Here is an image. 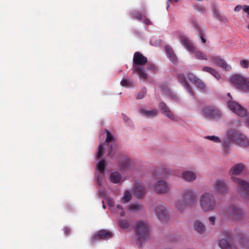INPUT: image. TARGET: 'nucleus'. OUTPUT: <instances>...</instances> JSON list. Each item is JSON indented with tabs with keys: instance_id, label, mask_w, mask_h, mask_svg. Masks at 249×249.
Listing matches in <instances>:
<instances>
[{
	"instance_id": "nucleus-1",
	"label": "nucleus",
	"mask_w": 249,
	"mask_h": 249,
	"mask_svg": "<svg viewBox=\"0 0 249 249\" xmlns=\"http://www.w3.org/2000/svg\"><path fill=\"white\" fill-rule=\"evenodd\" d=\"M223 238L221 239L218 243L219 246L222 249H239V248H249V239H246V236L244 234H240L239 241L237 244L232 242V235L228 231H225L222 233Z\"/></svg>"
},
{
	"instance_id": "nucleus-2",
	"label": "nucleus",
	"mask_w": 249,
	"mask_h": 249,
	"mask_svg": "<svg viewBox=\"0 0 249 249\" xmlns=\"http://www.w3.org/2000/svg\"><path fill=\"white\" fill-rule=\"evenodd\" d=\"M182 199L178 200L175 204V207L180 212H183L187 207H192L197 198V195L192 190L187 189L181 194Z\"/></svg>"
},
{
	"instance_id": "nucleus-3",
	"label": "nucleus",
	"mask_w": 249,
	"mask_h": 249,
	"mask_svg": "<svg viewBox=\"0 0 249 249\" xmlns=\"http://www.w3.org/2000/svg\"><path fill=\"white\" fill-rule=\"evenodd\" d=\"M231 142H234L243 147L249 146V139L235 129H231L228 132L227 138L223 144V147L227 150Z\"/></svg>"
},
{
	"instance_id": "nucleus-4",
	"label": "nucleus",
	"mask_w": 249,
	"mask_h": 249,
	"mask_svg": "<svg viewBox=\"0 0 249 249\" xmlns=\"http://www.w3.org/2000/svg\"><path fill=\"white\" fill-rule=\"evenodd\" d=\"M147 62V57L140 52H137L134 53L133 58V73H137L141 79L144 80L147 79V74L145 72L143 65Z\"/></svg>"
},
{
	"instance_id": "nucleus-5",
	"label": "nucleus",
	"mask_w": 249,
	"mask_h": 249,
	"mask_svg": "<svg viewBox=\"0 0 249 249\" xmlns=\"http://www.w3.org/2000/svg\"><path fill=\"white\" fill-rule=\"evenodd\" d=\"M135 232L137 237L138 244L142 246L143 241L149 237V226L148 224L142 221L137 222L135 226Z\"/></svg>"
},
{
	"instance_id": "nucleus-6",
	"label": "nucleus",
	"mask_w": 249,
	"mask_h": 249,
	"mask_svg": "<svg viewBox=\"0 0 249 249\" xmlns=\"http://www.w3.org/2000/svg\"><path fill=\"white\" fill-rule=\"evenodd\" d=\"M200 206L204 212H210L216 207V201L212 193L203 194L199 199Z\"/></svg>"
},
{
	"instance_id": "nucleus-7",
	"label": "nucleus",
	"mask_w": 249,
	"mask_h": 249,
	"mask_svg": "<svg viewBox=\"0 0 249 249\" xmlns=\"http://www.w3.org/2000/svg\"><path fill=\"white\" fill-rule=\"evenodd\" d=\"M223 215L230 220H240L243 217V213L237 206L231 205L226 208L222 212Z\"/></svg>"
},
{
	"instance_id": "nucleus-8",
	"label": "nucleus",
	"mask_w": 249,
	"mask_h": 249,
	"mask_svg": "<svg viewBox=\"0 0 249 249\" xmlns=\"http://www.w3.org/2000/svg\"><path fill=\"white\" fill-rule=\"evenodd\" d=\"M241 172H233L231 175L232 180L239 188V192L245 199H249V182L241 179L238 178Z\"/></svg>"
},
{
	"instance_id": "nucleus-9",
	"label": "nucleus",
	"mask_w": 249,
	"mask_h": 249,
	"mask_svg": "<svg viewBox=\"0 0 249 249\" xmlns=\"http://www.w3.org/2000/svg\"><path fill=\"white\" fill-rule=\"evenodd\" d=\"M230 80L236 88L244 91H249V78H245L242 75L235 74L231 77Z\"/></svg>"
},
{
	"instance_id": "nucleus-10",
	"label": "nucleus",
	"mask_w": 249,
	"mask_h": 249,
	"mask_svg": "<svg viewBox=\"0 0 249 249\" xmlns=\"http://www.w3.org/2000/svg\"><path fill=\"white\" fill-rule=\"evenodd\" d=\"M203 115L210 119H217L220 118L221 113L220 110L214 106H207L202 109Z\"/></svg>"
},
{
	"instance_id": "nucleus-11",
	"label": "nucleus",
	"mask_w": 249,
	"mask_h": 249,
	"mask_svg": "<svg viewBox=\"0 0 249 249\" xmlns=\"http://www.w3.org/2000/svg\"><path fill=\"white\" fill-rule=\"evenodd\" d=\"M229 108L238 116L244 117L246 115L247 111L239 104L233 101H230L228 103Z\"/></svg>"
},
{
	"instance_id": "nucleus-12",
	"label": "nucleus",
	"mask_w": 249,
	"mask_h": 249,
	"mask_svg": "<svg viewBox=\"0 0 249 249\" xmlns=\"http://www.w3.org/2000/svg\"><path fill=\"white\" fill-rule=\"evenodd\" d=\"M155 213L161 222H165L168 219L167 209L165 205L157 206L155 209Z\"/></svg>"
},
{
	"instance_id": "nucleus-13",
	"label": "nucleus",
	"mask_w": 249,
	"mask_h": 249,
	"mask_svg": "<svg viewBox=\"0 0 249 249\" xmlns=\"http://www.w3.org/2000/svg\"><path fill=\"white\" fill-rule=\"evenodd\" d=\"M180 43L190 53H194L196 48L187 37L180 34L179 35Z\"/></svg>"
},
{
	"instance_id": "nucleus-14",
	"label": "nucleus",
	"mask_w": 249,
	"mask_h": 249,
	"mask_svg": "<svg viewBox=\"0 0 249 249\" xmlns=\"http://www.w3.org/2000/svg\"><path fill=\"white\" fill-rule=\"evenodd\" d=\"M213 190L219 194H224L226 193L228 188L226 184L222 180L217 179L213 184Z\"/></svg>"
},
{
	"instance_id": "nucleus-15",
	"label": "nucleus",
	"mask_w": 249,
	"mask_h": 249,
	"mask_svg": "<svg viewBox=\"0 0 249 249\" xmlns=\"http://www.w3.org/2000/svg\"><path fill=\"white\" fill-rule=\"evenodd\" d=\"M170 189L169 184L164 180H159L155 185L154 190L160 194H166Z\"/></svg>"
},
{
	"instance_id": "nucleus-16",
	"label": "nucleus",
	"mask_w": 249,
	"mask_h": 249,
	"mask_svg": "<svg viewBox=\"0 0 249 249\" xmlns=\"http://www.w3.org/2000/svg\"><path fill=\"white\" fill-rule=\"evenodd\" d=\"M211 60L213 63L224 69L226 71H230L231 69V66L228 65L225 61L220 57L213 56Z\"/></svg>"
},
{
	"instance_id": "nucleus-17",
	"label": "nucleus",
	"mask_w": 249,
	"mask_h": 249,
	"mask_svg": "<svg viewBox=\"0 0 249 249\" xmlns=\"http://www.w3.org/2000/svg\"><path fill=\"white\" fill-rule=\"evenodd\" d=\"M112 233L106 230H101L92 237V241H96L99 239L107 240L112 237Z\"/></svg>"
},
{
	"instance_id": "nucleus-18",
	"label": "nucleus",
	"mask_w": 249,
	"mask_h": 249,
	"mask_svg": "<svg viewBox=\"0 0 249 249\" xmlns=\"http://www.w3.org/2000/svg\"><path fill=\"white\" fill-rule=\"evenodd\" d=\"M145 191L141 183L136 182L135 185L134 194L135 197L142 198L145 194Z\"/></svg>"
},
{
	"instance_id": "nucleus-19",
	"label": "nucleus",
	"mask_w": 249,
	"mask_h": 249,
	"mask_svg": "<svg viewBox=\"0 0 249 249\" xmlns=\"http://www.w3.org/2000/svg\"><path fill=\"white\" fill-rule=\"evenodd\" d=\"M178 81L180 82V83L185 87V88L187 90L188 92L192 96H194V93L189 86V84L186 80V78L184 75L182 74H179L178 75Z\"/></svg>"
},
{
	"instance_id": "nucleus-20",
	"label": "nucleus",
	"mask_w": 249,
	"mask_h": 249,
	"mask_svg": "<svg viewBox=\"0 0 249 249\" xmlns=\"http://www.w3.org/2000/svg\"><path fill=\"white\" fill-rule=\"evenodd\" d=\"M159 107L162 110V112L169 118L173 120L175 119L174 115L165 103L163 102L160 103Z\"/></svg>"
},
{
	"instance_id": "nucleus-21",
	"label": "nucleus",
	"mask_w": 249,
	"mask_h": 249,
	"mask_svg": "<svg viewBox=\"0 0 249 249\" xmlns=\"http://www.w3.org/2000/svg\"><path fill=\"white\" fill-rule=\"evenodd\" d=\"M194 229L198 233L203 234L205 232L206 228L204 224L199 220H196L194 223Z\"/></svg>"
},
{
	"instance_id": "nucleus-22",
	"label": "nucleus",
	"mask_w": 249,
	"mask_h": 249,
	"mask_svg": "<svg viewBox=\"0 0 249 249\" xmlns=\"http://www.w3.org/2000/svg\"><path fill=\"white\" fill-rule=\"evenodd\" d=\"M203 71L211 73L217 80L220 78V74L219 73L212 68L205 66L203 68Z\"/></svg>"
},
{
	"instance_id": "nucleus-23",
	"label": "nucleus",
	"mask_w": 249,
	"mask_h": 249,
	"mask_svg": "<svg viewBox=\"0 0 249 249\" xmlns=\"http://www.w3.org/2000/svg\"><path fill=\"white\" fill-rule=\"evenodd\" d=\"M139 111L142 115L147 117H154L157 115L156 110H146L144 109H140Z\"/></svg>"
},
{
	"instance_id": "nucleus-24",
	"label": "nucleus",
	"mask_w": 249,
	"mask_h": 249,
	"mask_svg": "<svg viewBox=\"0 0 249 249\" xmlns=\"http://www.w3.org/2000/svg\"><path fill=\"white\" fill-rule=\"evenodd\" d=\"M182 178L186 181H192L196 178V175L194 172H183Z\"/></svg>"
},
{
	"instance_id": "nucleus-25",
	"label": "nucleus",
	"mask_w": 249,
	"mask_h": 249,
	"mask_svg": "<svg viewBox=\"0 0 249 249\" xmlns=\"http://www.w3.org/2000/svg\"><path fill=\"white\" fill-rule=\"evenodd\" d=\"M111 181L114 183H119L122 179V176L119 172H111L110 176Z\"/></svg>"
},
{
	"instance_id": "nucleus-26",
	"label": "nucleus",
	"mask_w": 249,
	"mask_h": 249,
	"mask_svg": "<svg viewBox=\"0 0 249 249\" xmlns=\"http://www.w3.org/2000/svg\"><path fill=\"white\" fill-rule=\"evenodd\" d=\"M191 23L194 27V28L198 31V33L201 39L202 42L204 43L206 42V40L204 37V35L202 33V32L200 28L199 27V25L197 23L196 21L194 19H193L191 21Z\"/></svg>"
},
{
	"instance_id": "nucleus-27",
	"label": "nucleus",
	"mask_w": 249,
	"mask_h": 249,
	"mask_svg": "<svg viewBox=\"0 0 249 249\" xmlns=\"http://www.w3.org/2000/svg\"><path fill=\"white\" fill-rule=\"evenodd\" d=\"M248 168L242 163H238L231 168L230 171H243L248 170Z\"/></svg>"
},
{
	"instance_id": "nucleus-28",
	"label": "nucleus",
	"mask_w": 249,
	"mask_h": 249,
	"mask_svg": "<svg viewBox=\"0 0 249 249\" xmlns=\"http://www.w3.org/2000/svg\"><path fill=\"white\" fill-rule=\"evenodd\" d=\"M142 208L141 205L139 204H131L128 207L129 211L136 212L138 211Z\"/></svg>"
},
{
	"instance_id": "nucleus-29",
	"label": "nucleus",
	"mask_w": 249,
	"mask_h": 249,
	"mask_svg": "<svg viewBox=\"0 0 249 249\" xmlns=\"http://www.w3.org/2000/svg\"><path fill=\"white\" fill-rule=\"evenodd\" d=\"M130 165V160L129 158H126L123 161L121 165V169L123 170L126 169Z\"/></svg>"
},
{
	"instance_id": "nucleus-30",
	"label": "nucleus",
	"mask_w": 249,
	"mask_h": 249,
	"mask_svg": "<svg viewBox=\"0 0 249 249\" xmlns=\"http://www.w3.org/2000/svg\"><path fill=\"white\" fill-rule=\"evenodd\" d=\"M196 57L198 59H204L207 60V57L203 52L201 51H195Z\"/></svg>"
},
{
	"instance_id": "nucleus-31",
	"label": "nucleus",
	"mask_w": 249,
	"mask_h": 249,
	"mask_svg": "<svg viewBox=\"0 0 249 249\" xmlns=\"http://www.w3.org/2000/svg\"><path fill=\"white\" fill-rule=\"evenodd\" d=\"M131 193L128 191H126L125 192L124 196L123 197V201L124 202H127L131 199Z\"/></svg>"
},
{
	"instance_id": "nucleus-32",
	"label": "nucleus",
	"mask_w": 249,
	"mask_h": 249,
	"mask_svg": "<svg viewBox=\"0 0 249 249\" xmlns=\"http://www.w3.org/2000/svg\"><path fill=\"white\" fill-rule=\"evenodd\" d=\"M194 83L200 89H201V90L205 89V85L199 79H197Z\"/></svg>"
},
{
	"instance_id": "nucleus-33",
	"label": "nucleus",
	"mask_w": 249,
	"mask_h": 249,
	"mask_svg": "<svg viewBox=\"0 0 249 249\" xmlns=\"http://www.w3.org/2000/svg\"><path fill=\"white\" fill-rule=\"evenodd\" d=\"M106 162L105 160H101L97 164V167L98 171H104Z\"/></svg>"
},
{
	"instance_id": "nucleus-34",
	"label": "nucleus",
	"mask_w": 249,
	"mask_h": 249,
	"mask_svg": "<svg viewBox=\"0 0 249 249\" xmlns=\"http://www.w3.org/2000/svg\"><path fill=\"white\" fill-rule=\"evenodd\" d=\"M119 226L122 229H126L128 228L129 224L128 222L125 220H120L119 222Z\"/></svg>"
},
{
	"instance_id": "nucleus-35",
	"label": "nucleus",
	"mask_w": 249,
	"mask_h": 249,
	"mask_svg": "<svg viewBox=\"0 0 249 249\" xmlns=\"http://www.w3.org/2000/svg\"><path fill=\"white\" fill-rule=\"evenodd\" d=\"M106 133H107V138L106 140V142H110L113 141L114 138V137L111 135V133L107 129L105 130Z\"/></svg>"
},
{
	"instance_id": "nucleus-36",
	"label": "nucleus",
	"mask_w": 249,
	"mask_h": 249,
	"mask_svg": "<svg viewBox=\"0 0 249 249\" xmlns=\"http://www.w3.org/2000/svg\"><path fill=\"white\" fill-rule=\"evenodd\" d=\"M206 139L214 142H220V140L218 137L215 136H208L205 137Z\"/></svg>"
},
{
	"instance_id": "nucleus-37",
	"label": "nucleus",
	"mask_w": 249,
	"mask_h": 249,
	"mask_svg": "<svg viewBox=\"0 0 249 249\" xmlns=\"http://www.w3.org/2000/svg\"><path fill=\"white\" fill-rule=\"evenodd\" d=\"M121 85L124 87H129L132 85V83L126 79H123L121 82Z\"/></svg>"
},
{
	"instance_id": "nucleus-38",
	"label": "nucleus",
	"mask_w": 249,
	"mask_h": 249,
	"mask_svg": "<svg viewBox=\"0 0 249 249\" xmlns=\"http://www.w3.org/2000/svg\"><path fill=\"white\" fill-rule=\"evenodd\" d=\"M132 15L134 18H136L137 19L141 20L142 19V15L138 11H134L132 12Z\"/></svg>"
},
{
	"instance_id": "nucleus-39",
	"label": "nucleus",
	"mask_w": 249,
	"mask_h": 249,
	"mask_svg": "<svg viewBox=\"0 0 249 249\" xmlns=\"http://www.w3.org/2000/svg\"><path fill=\"white\" fill-rule=\"evenodd\" d=\"M165 50L168 57L175 54L172 49L168 46L165 47Z\"/></svg>"
},
{
	"instance_id": "nucleus-40",
	"label": "nucleus",
	"mask_w": 249,
	"mask_h": 249,
	"mask_svg": "<svg viewBox=\"0 0 249 249\" xmlns=\"http://www.w3.org/2000/svg\"><path fill=\"white\" fill-rule=\"evenodd\" d=\"M165 50L168 57L175 54L172 49L168 46L165 47Z\"/></svg>"
},
{
	"instance_id": "nucleus-41",
	"label": "nucleus",
	"mask_w": 249,
	"mask_h": 249,
	"mask_svg": "<svg viewBox=\"0 0 249 249\" xmlns=\"http://www.w3.org/2000/svg\"><path fill=\"white\" fill-rule=\"evenodd\" d=\"M165 50L168 57L175 54L172 49L168 46L165 47Z\"/></svg>"
},
{
	"instance_id": "nucleus-42",
	"label": "nucleus",
	"mask_w": 249,
	"mask_h": 249,
	"mask_svg": "<svg viewBox=\"0 0 249 249\" xmlns=\"http://www.w3.org/2000/svg\"><path fill=\"white\" fill-rule=\"evenodd\" d=\"M104 152V149L103 146L102 144H100L99 146L98 151L96 155L97 158H100Z\"/></svg>"
},
{
	"instance_id": "nucleus-43",
	"label": "nucleus",
	"mask_w": 249,
	"mask_h": 249,
	"mask_svg": "<svg viewBox=\"0 0 249 249\" xmlns=\"http://www.w3.org/2000/svg\"><path fill=\"white\" fill-rule=\"evenodd\" d=\"M240 65L244 68H248L249 67V61L248 60L243 59L240 61Z\"/></svg>"
},
{
	"instance_id": "nucleus-44",
	"label": "nucleus",
	"mask_w": 249,
	"mask_h": 249,
	"mask_svg": "<svg viewBox=\"0 0 249 249\" xmlns=\"http://www.w3.org/2000/svg\"><path fill=\"white\" fill-rule=\"evenodd\" d=\"M187 77L188 79L193 83L198 79L191 73L187 74Z\"/></svg>"
},
{
	"instance_id": "nucleus-45",
	"label": "nucleus",
	"mask_w": 249,
	"mask_h": 249,
	"mask_svg": "<svg viewBox=\"0 0 249 249\" xmlns=\"http://www.w3.org/2000/svg\"><path fill=\"white\" fill-rule=\"evenodd\" d=\"M146 94V91L145 89H143L140 92H139L137 96V99H141L143 98Z\"/></svg>"
},
{
	"instance_id": "nucleus-46",
	"label": "nucleus",
	"mask_w": 249,
	"mask_h": 249,
	"mask_svg": "<svg viewBox=\"0 0 249 249\" xmlns=\"http://www.w3.org/2000/svg\"><path fill=\"white\" fill-rule=\"evenodd\" d=\"M103 173L104 172H100V174L98 176H97V182H98V184L99 186H101L102 185V178H103Z\"/></svg>"
},
{
	"instance_id": "nucleus-47",
	"label": "nucleus",
	"mask_w": 249,
	"mask_h": 249,
	"mask_svg": "<svg viewBox=\"0 0 249 249\" xmlns=\"http://www.w3.org/2000/svg\"><path fill=\"white\" fill-rule=\"evenodd\" d=\"M169 58V59H170V60L174 63H176L177 62V58L175 55V54H174V55H171L169 57H168Z\"/></svg>"
},
{
	"instance_id": "nucleus-48",
	"label": "nucleus",
	"mask_w": 249,
	"mask_h": 249,
	"mask_svg": "<svg viewBox=\"0 0 249 249\" xmlns=\"http://www.w3.org/2000/svg\"><path fill=\"white\" fill-rule=\"evenodd\" d=\"M117 207L119 210H121V212H120V215L122 216H124L125 215V212L123 211V207L120 205H117Z\"/></svg>"
},
{
	"instance_id": "nucleus-49",
	"label": "nucleus",
	"mask_w": 249,
	"mask_h": 249,
	"mask_svg": "<svg viewBox=\"0 0 249 249\" xmlns=\"http://www.w3.org/2000/svg\"><path fill=\"white\" fill-rule=\"evenodd\" d=\"M209 221L211 224L214 225L215 222V218L214 216H210L209 217Z\"/></svg>"
},
{
	"instance_id": "nucleus-50",
	"label": "nucleus",
	"mask_w": 249,
	"mask_h": 249,
	"mask_svg": "<svg viewBox=\"0 0 249 249\" xmlns=\"http://www.w3.org/2000/svg\"><path fill=\"white\" fill-rule=\"evenodd\" d=\"M64 232L65 234L68 235L71 231L70 229L68 227H64L63 229Z\"/></svg>"
},
{
	"instance_id": "nucleus-51",
	"label": "nucleus",
	"mask_w": 249,
	"mask_h": 249,
	"mask_svg": "<svg viewBox=\"0 0 249 249\" xmlns=\"http://www.w3.org/2000/svg\"><path fill=\"white\" fill-rule=\"evenodd\" d=\"M243 10L246 13H247L249 15V6H245Z\"/></svg>"
},
{
	"instance_id": "nucleus-52",
	"label": "nucleus",
	"mask_w": 249,
	"mask_h": 249,
	"mask_svg": "<svg viewBox=\"0 0 249 249\" xmlns=\"http://www.w3.org/2000/svg\"><path fill=\"white\" fill-rule=\"evenodd\" d=\"M242 6L241 5H237L234 8L235 12H238L242 9Z\"/></svg>"
},
{
	"instance_id": "nucleus-53",
	"label": "nucleus",
	"mask_w": 249,
	"mask_h": 249,
	"mask_svg": "<svg viewBox=\"0 0 249 249\" xmlns=\"http://www.w3.org/2000/svg\"><path fill=\"white\" fill-rule=\"evenodd\" d=\"M196 9L197 11H202V12H203L204 11H205V9H204V8L200 7L197 6H196Z\"/></svg>"
},
{
	"instance_id": "nucleus-54",
	"label": "nucleus",
	"mask_w": 249,
	"mask_h": 249,
	"mask_svg": "<svg viewBox=\"0 0 249 249\" xmlns=\"http://www.w3.org/2000/svg\"><path fill=\"white\" fill-rule=\"evenodd\" d=\"M112 147L111 146H110L109 148H108V155H110L111 153H112Z\"/></svg>"
},
{
	"instance_id": "nucleus-55",
	"label": "nucleus",
	"mask_w": 249,
	"mask_h": 249,
	"mask_svg": "<svg viewBox=\"0 0 249 249\" xmlns=\"http://www.w3.org/2000/svg\"><path fill=\"white\" fill-rule=\"evenodd\" d=\"M144 23L146 24H151V22L149 19H148L145 20Z\"/></svg>"
},
{
	"instance_id": "nucleus-56",
	"label": "nucleus",
	"mask_w": 249,
	"mask_h": 249,
	"mask_svg": "<svg viewBox=\"0 0 249 249\" xmlns=\"http://www.w3.org/2000/svg\"><path fill=\"white\" fill-rule=\"evenodd\" d=\"M123 119H124V121L125 122H126L128 120V117L124 115H123Z\"/></svg>"
},
{
	"instance_id": "nucleus-57",
	"label": "nucleus",
	"mask_w": 249,
	"mask_h": 249,
	"mask_svg": "<svg viewBox=\"0 0 249 249\" xmlns=\"http://www.w3.org/2000/svg\"><path fill=\"white\" fill-rule=\"evenodd\" d=\"M108 205L110 207L113 206V204H112V203L111 202V200H108Z\"/></svg>"
},
{
	"instance_id": "nucleus-58",
	"label": "nucleus",
	"mask_w": 249,
	"mask_h": 249,
	"mask_svg": "<svg viewBox=\"0 0 249 249\" xmlns=\"http://www.w3.org/2000/svg\"><path fill=\"white\" fill-rule=\"evenodd\" d=\"M169 1L177 2L178 0H168Z\"/></svg>"
},
{
	"instance_id": "nucleus-59",
	"label": "nucleus",
	"mask_w": 249,
	"mask_h": 249,
	"mask_svg": "<svg viewBox=\"0 0 249 249\" xmlns=\"http://www.w3.org/2000/svg\"><path fill=\"white\" fill-rule=\"evenodd\" d=\"M103 208H104V209H105V208H106V206H105V205L104 204V202H103Z\"/></svg>"
},
{
	"instance_id": "nucleus-60",
	"label": "nucleus",
	"mask_w": 249,
	"mask_h": 249,
	"mask_svg": "<svg viewBox=\"0 0 249 249\" xmlns=\"http://www.w3.org/2000/svg\"><path fill=\"white\" fill-rule=\"evenodd\" d=\"M247 123L249 125V118H248L247 119Z\"/></svg>"
},
{
	"instance_id": "nucleus-61",
	"label": "nucleus",
	"mask_w": 249,
	"mask_h": 249,
	"mask_svg": "<svg viewBox=\"0 0 249 249\" xmlns=\"http://www.w3.org/2000/svg\"><path fill=\"white\" fill-rule=\"evenodd\" d=\"M218 18L219 20H222V19L221 18V17L219 16V17H218Z\"/></svg>"
},
{
	"instance_id": "nucleus-62",
	"label": "nucleus",
	"mask_w": 249,
	"mask_h": 249,
	"mask_svg": "<svg viewBox=\"0 0 249 249\" xmlns=\"http://www.w3.org/2000/svg\"><path fill=\"white\" fill-rule=\"evenodd\" d=\"M169 3H168H168H167V8H168L169 7Z\"/></svg>"
},
{
	"instance_id": "nucleus-63",
	"label": "nucleus",
	"mask_w": 249,
	"mask_h": 249,
	"mask_svg": "<svg viewBox=\"0 0 249 249\" xmlns=\"http://www.w3.org/2000/svg\"><path fill=\"white\" fill-rule=\"evenodd\" d=\"M228 95L229 96H230V93H228Z\"/></svg>"
},
{
	"instance_id": "nucleus-64",
	"label": "nucleus",
	"mask_w": 249,
	"mask_h": 249,
	"mask_svg": "<svg viewBox=\"0 0 249 249\" xmlns=\"http://www.w3.org/2000/svg\"><path fill=\"white\" fill-rule=\"evenodd\" d=\"M248 28L249 29V25H248Z\"/></svg>"
}]
</instances>
